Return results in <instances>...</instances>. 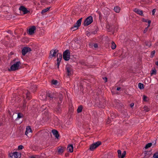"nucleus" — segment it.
<instances>
[{"mask_svg": "<svg viewBox=\"0 0 158 158\" xmlns=\"http://www.w3.org/2000/svg\"><path fill=\"white\" fill-rule=\"evenodd\" d=\"M120 8L118 6H116L114 7V11L117 13L119 12L120 11Z\"/></svg>", "mask_w": 158, "mask_h": 158, "instance_id": "nucleus-20", "label": "nucleus"}, {"mask_svg": "<svg viewBox=\"0 0 158 158\" xmlns=\"http://www.w3.org/2000/svg\"><path fill=\"white\" fill-rule=\"evenodd\" d=\"M152 145V143H149L147 144L145 147V148L146 149H147L148 148H149Z\"/></svg>", "mask_w": 158, "mask_h": 158, "instance_id": "nucleus-26", "label": "nucleus"}, {"mask_svg": "<svg viewBox=\"0 0 158 158\" xmlns=\"http://www.w3.org/2000/svg\"><path fill=\"white\" fill-rule=\"evenodd\" d=\"M64 149L63 147H60L58 148V152L59 154H61L64 152Z\"/></svg>", "mask_w": 158, "mask_h": 158, "instance_id": "nucleus-16", "label": "nucleus"}, {"mask_svg": "<svg viewBox=\"0 0 158 158\" xmlns=\"http://www.w3.org/2000/svg\"><path fill=\"white\" fill-rule=\"evenodd\" d=\"M32 132L31 129L29 126H28L27 127L26 131L25 133V134L27 135V134L30 132Z\"/></svg>", "mask_w": 158, "mask_h": 158, "instance_id": "nucleus-14", "label": "nucleus"}, {"mask_svg": "<svg viewBox=\"0 0 158 158\" xmlns=\"http://www.w3.org/2000/svg\"><path fill=\"white\" fill-rule=\"evenodd\" d=\"M61 61V60H60V59H58V58H57V66L58 68H59V66L60 63Z\"/></svg>", "mask_w": 158, "mask_h": 158, "instance_id": "nucleus-27", "label": "nucleus"}, {"mask_svg": "<svg viewBox=\"0 0 158 158\" xmlns=\"http://www.w3.org/2000/svg\"><path fill=\"white\" fill-rule=\"evenodd\" d=\"M148 27H147L143 31V33H146L147 31L148 30Z\"/></svg>", "mask_w": 158, "mask_h": 158, "instance_id": "nucleus-41", "label": "nucleus"}, {"mask_svg": "<svg viewBox=\"0 0 158 158\" xmlns=\"http://www.w3.org/2000/svg\"><path fill=\"white\" fill-rule=\"evenodd\" d=\"M147 97H146V96L145 95H143V100H144V101H147Z\"/></svg>", "mask_w": 158, "mask_h": 158, "instance_id": "nucleus-40", "label": "nucleus"}, {"mask_svg": "<svg viewBox=\"0 0 158 158\" xmlns=\"http://www.w3.org/2000/svg\"><path fill=\"white\" fill-rule=\"evenodd\" d=\"M47 97L49 98L50 99H52L54 98V95L52 93H48L46 94Z\"/></svg>", "mask_w": 158, "mask_h": 158, "instance_id": "nucleus-17", "label": "nucleus"}, {"mask_svg": "<svg viewBox=\"0 0 158 158\" xmlns=\"http://www.w3.org/2000/svg\"><path fill=\"white\" fill-rule=\"evenodd\" d=\"M26 96L27 99L28 100H30L31 98L30 96V93L28 91H27L26 93Z\"/></svg>", "mask_w": 158, "mask_h": 158, "instance_id": "nucleus-19", "label": "nucleus"}, {"mask_svg": "<svg viewBox=\"0 0 158 158\" xmlns=\"http://www.w3.org/2000/svg\"><path fill=\"white\" fill-rule=\"evenodd\" d=\"M148 25L147 27H149V26H150V23H151V20H148Z\"/></svg>", "mask_w": 158, "mask_h": 158, "instance_id": "nucleus-43", "label": "nucleus"}, {"mask_svg": "<svg viewBox=\"0 0 158 158\" xmlns=\"http://www.w3.org/2000/svg\"><path fill=\"white\" fill-rule=\"evenodd\" d=\"M111 47L112 49H114L116 47V45L113 41L111 42Z\"/></svg>", "mask_w": 158, "mask_h": 158, "instance_id": "nucleus-22", "label": "nucleus"}, {"mask_svg": "<svg viewBox=\"0 0 158 158\" xmlns=\"http://www.w3.org/2000/svg\"><path fill=\"white\" fill-rule=\"evenodd\" d=\"M103 79L105 80V82H106L107 81V78L106 77H105L103 78Z\"/></svg>", "mask_w": 158, "mask_h": 158, "instance_id": "nucleus-46", "label": "nucleus"}, {"mask_svg": "<svg viewBox=\"0 0 158 158\" xmlns=\"http://www.w3.org/2000/svg\"><path fill=\"white\" fill-rule=\"evenodd\" d=\"M10 158H19V153L16 152H14L13 153L10 154Z\"/></svg>", "mask_w": 158, "mask_h": 158, "instance_id": "nucleus-10", "label": "nucleus"}, {"mask_svg": "<svg viewBox=\"0 0 158 158\" xmlns=\"http://www.w3.org/2000/svg\"><path fill=\"white\" fill-rule=\"evenodd\" d=\"M82 18H81L78 20L76 23L74 24V26L71 28V30L73 31L77 30L80 26L81 24Z\"/></svg>", "mask_w": 158, "mask_h": 158, "instance_id": "nucleus-3", "label": "nucleus"}, {"mask_svg": "<svg viewBox=\"0 0 158 158\" xmlns=\"http://www.w3.org/2000/svg\"><path fill=\"white\" fill-rule=\"evenodd\" d=\"M23 145H20L18 147V150L22 149H23Z\"/></svg>", "mask_w": 158, "mask_h": 158, "instance_id": "nucleus-39", "label": "nucleus"}, {"mask_svg": "<svg viewBox=\"0 0 158 158\" xmlns=\"http://www.w3.org/2000/svg\"><path fill=\"white\" fill-rule=\"evenodd\" d=\"M143 85L141 83H139L138 84V87L141 89H143L144 88Z\"/></svg>", "mask_w": 158, "mask_h": 158, "instance_id": "nucleus-24", "label": "nucleus"}, {"mask_svg": "<svg viewBox=\"0 0 158 158\" xmlns=\"http://www.w3.org/2000/svg\"><path fill=\"white\" fill-rule=\"evenodd\" d=\"M93 21V17L92 16H89L87 18L84 22L85 26H87L90 24Z\"/></svg>", "mask_w": 158, "mask_h": 158, "instance_id": "nucleus-5", "label": "nucleus"}, {"mask_svg": "<svg viewBox=\"0 0 158 158\" xmlns=\"http://www.w3.org/2000/svg\"><path fill=\"white\" fill-rule=\"evenodd\" d=\"M90 34L89 33H87V36H89V34Z\"/></svg>", "mask_w": 158, "mask_h": 158, "instance_id": "nucleus-52", "label": "nucleus"}, {"mask_svg": "<svg viewBox=\"0 0 158 158\" xmlns=\"http://www.w3.org/2000/svg\"><path fill=\"white\" fill-rule=\"evenodd\" d=\"M57 113H60V108H57Z\"/></svg>", "mask_w": 158, "mask_h": 158, "instance_id": "nucleus-47", "label": "nucleus"}, {"mask_svg": "<svg viewBox=\"0 0 158 158\" xmlns=\"http://www.w3.org/2000/svg\"><path fill=\"white\" fill-rule=\"evenodd\" d=\"M156 10L155 9H154L152 10V15H154L155 14V13L156 12Z\"/></svg>", "mask_w": 158, "mask_h": 158, "instance_id": "nucleus-42", "label": "nucleus"}, {"mask_svg": "<svg viewBox=\"0 0 158 158\" xmlns=\"http://www.w3.org/2000/svg\"><path fill=\"white\" fill-rule=\"evenodd\" d=\"M23 106H26V104H25V103H23Z\"/></svg>", "mask_w": 158, "mask_h": 158, "instance_id": "nucleus-51", "label": "nucleus"}, {"mask_svg": "<svg viewBox=\"0 0 158 158\" xmlns=\"http://www.w3.org/2000/svg\"><path fill=\"white\" fill-rule=\"evenodd\" d=\"M31 49L27 47H24L22 49V53L23 56H25L28 52L31 51Z\"/></svg>", "mask_w": 158, "mask_h": 158, "instance_id": "nucleus-7", "label": "nucleus"}, {"mask_svg": "<svg viewBox=\"0 0 158 158\" xmlns=\"http://www.w3.org/2000/svg\"><path fill=\"white\" fill-rule=\"evenodd\" d=\"M76 28H74L73 29H75Z\"/></svg>", "mask_w": 158, "mask_h": 158, "instance_id": "nucleus-53", "label": "nucleus"}, {"mask_svg": "<svg viewBox=\"0 0 158 158\" xmlns=\"http://www.w3.org/2000/svg\"><path fill=\"white\" fill-rule=\"evenodd\" d=\"M36 30V27L35 26L31 27L30 28L28 31L29 34L32 35L34 33L35 31Z\"/></svg>", "mask_w": 158, "mask_h": 158, "instance_id": "nucleus-11", "label": "nucleus"}, {"mask_svg": "<svg viewBox=\"0 0 158 158\" xmlns=\"http://www.w3.org/2000/svg\"><path fill=\"white\" fill-rule=\"evenodd\" d=\"M111 120L109 119H108L107 121V124H109Z\"/></svg>", "mask_w": 158, "mask_h": 158, "instance_id": "nucleus-45", "label": "nucleus"}, {"mask_svg": "<svg viewBox=\"0 0 158 158\" xmlns=\"http://www.w3.org/2000/svg\"><path fill=\"white\" fill-rule=\"evenodd\" d=\"M145 45L148 48H149L151 45V43L150 41H146L145 43Z\"/></svg>", "mask_w": 158, "mask_h": 158, "instance_id": "nucleus-18", "label": "nucleus"}, {"mask_svg": "<svg viewBox=\"0 0 158 158\" xmlns=\"http://www.w3.org/2000/svg\"><path fill=\"white\" fill-rule=\"evenodd\" d=\"M156 64L158 66V61L156 62Z\"/></svg>", "mask_w": 158, "mask_h": 158, "instance_id": "nucleus-50", "label": "nucleus"}, {"mask_svg": "<svg viewBox=\"0 0 158 158\" xmlns=\"http://www.w3.org/2000/svg\"><path fill=\"white\" fill-rule=\"evenodd\" d=\"M97 32V29L96 28L95 30L94 31H92L91 32V34H96Z\"/></svg>", "mask_w": 158, "mask_h": 158, "instance_id": "nucleus-36", "label": "nucleus"}, {"mask_svg": "<svg viewBox=\"0 0 158 158\" xmlns=\"http://www.w3.org/2000/svg\"><path fill=\"white\" fill-rule=\"evenodd\" d=\"M144 110L147 112L148 111L150 110V109L147 106H145L144 107Z\"/></svg>", "mask_w": 158, "mask_h": 158, "instance_id": "nucleus-34", "label": "nucleus"}, {"mask_svg": "<svg viewBox=\"0 0 158 158\" xmlns=\"http://www.w3.org/2000/svg\"><path fill=\"white\" fill-rule=\"evenodd\" d=\"M58 50L57 49H52L51 50L50 54H51L49 56V58H52L56 56L57 53L58 52Z\"/></svg>", "mask_w": 158, "mask_h": 158, "instance_id": "nucleus-8", "label": "nucleus"}, {"mask_svg": "<svg viewBox=\"0 0 158 158\" xmlns=\"http://www.w3.org/2000/svg\"><path fill=\"white\" fill-rule=\"evenodd\" d=\"M153 157L154 158H158V151L155 153L153 155Z\"/></svg>", "mask_w": 158, "mask_h": 158, "instance_id": "nucleus-29", "label": "nucleus"}, {"mask_svg": "<svg viewBox=\"0 0 158 158\" xmlns=\"http://www.w3.org/2000/svg\"><path fill=\"white\" fill-rule=\"evenodd\" d=\"M155 52H156L154 50L152 51L151 52V57H152L154 56V55L155 54Z\"/></svg>", "mask_w": 158, "mask_h": 158, "instance_id": "nucleus-35", "label": "nucleus"}, {"mask_svg": "<svg viewBox=\"0 0 158 158\" xmlns=\"http://www.w3.org/2000/svg\"><path fill=\"white\" fill-rule=\"evenodd\" d=\"M66 72L67 76L68 77H70L72 75L73 73V70L72 67L70 65H67L66 67Z\"/></svg>", "mask_w": 158, "mask_h": 158, "instance_id": "nucleus-2", "label": "nucleus"}, {"mask_svg": "<svg viewBox=\"0 0 158 158\" xmlns=\"http://www.w3.org/2000/svg\"><path fill=\"white\" fill-rule=\"evenodd\" d=\"M20 11H22L24 14H25L30 12V11L28 10L27 8L23 6H21L19 8Z\"/></svg>", "mask_w": 158, "mask_h": 158, "instance_id": "nucleus-9", "label": "nucleus"}, {"mask_svg": "<svg viewBox=\"0 0 158 158\" xmlns=\"http://www.w3.org/2000/svg\"><path fill=\"white\" fill-rule=\"evenodd\" d=\"M118 156L119 158H120L121 156V151L120 150H118Z\"/></svg>", "mask_w": 158, "mask_h": 158, "instance_id": "nucleus-30", "label": "nucleus"}, {"mask_svg": "<svg viewBox=\"0 0 158 158\" xmlns=\"http://www.w3.org/2000/svg\"><path fill=\"white\" fill-rule=\"evenodd\" d=\"M134 105V104L133 103H132L130 104V106L131 107L133 106Z\"/></svg>", "mask_w": 158, "mask_h": 158, "instance_id": "nucleus-48", "label": "nucleus"}, {"mask_svg": "<svg viewBox=\"0 0 158 158\" xmlns=\"http://www.w3.org/2000/svg\"><path fill=\"white\" fill-rule=\"evenodd\" d=\"M12 64L11 65L10 69H9V71H15L19 69L21 62L18 61L17 59L14 60L11 62Z\"/></svg>", "mask_w": 158, "mask_h": 158, "instance_id": "nucleus-1", "label": "nucleus"}, {"mask_svg": "<svg viewBox=\"0 0 158 158\" xmlns=\"http://www.w3.org/2000/svg\"><path fill=\"white\" fill-rule=\"evenodd\" d=\"M23 115L21 113H19L18 114L17 118H20L23 117Z\"/></svg>", "mask_w": 158, "mask_h": 158, "instance_id": "nucleus-33", "label": "nucleus"}, {"mask_svg": "<svg viewBox=\"0 0 158 158\" xmlns=\"http://www.w3.org/2000/svg\"><path fill=\"white\" fill-rule=\"evenodd\" d=\"M101 144V142L99 141L94 143L90 146L89 149L91 151H93Z\"/></svg>", "mask_w": 158, "mask_h": 158, "instance_id": "nucleus-6", "label": "nucleus"}, {"mask_svg": "<svg viewBox=\"0 0 158 158\" xmlns=\"http://www.w3.org/2000/svg\"><path fill=\"white\" fill-rule=\"evenodd\" d=\"M120 89H121V88H120L119 87H117L116 89V90L118 91Z\"/></svg>", "mask_w": 158, "mask_h": 158, "instance_id": "nucleus-49", "label": "nucleus"}, {"mask_svg": "<svg viewBox=\"0 0 158 158\" xmlns=\"http://www.w3.org/2000/svg\"><path fill=\"white\" fill-rule=\"evenodd\" d=\"M134 11L135 13L139 14L140 15H143V11L142 10H140L139 9H138L137 8H135L134 9Z\"/></svg>", "mask_w": 158, "mask_h": 158, "instance_id": "nucleus-12", "label": "nucleus"}, {"mask_svg": "<svg viewBox=\"0 0 158 158\" xmlns=\"http://www.w3.org/2000/svg\"><path fill=\"white\" fill-rule=\"evenodd\" d=\"M50 8V7H48L45 9L41 11V13L42 14H43L44 13L48 11L49 10Z\"/></svg>", "mask_w": 158, "mask_h": 158, "instance_id": "nucleus-21", "label": "nucleus"}, {"mask_svg": "<svg viewBox=\"0 0 158 158\" xmlns=\"http://www.w3.org/2000/svg\"><path fill=\"white\" fill-rule=\"evenodd\" d=\"M156 74V70L155 69L154 70H152L151 72V75L155 74V75Z\"/></svg>", "mask_w": 158, "mask_h": 158, "instance_id": "nucleus-32", "label": "nucleus"}, {"mask_svg": "<svg viewBox=\"0 0 158 158\" xmlns=\"http://www.w3.org/2000/svg\"><path fill=\"white\" fill-rule=\"evenodd\" d=\"M58 54H59V57L57 58L59 59H60V60H61L62 58V55L61 54H59L58 53L57 56H58Z\"/></svg>", "mask_w": 158, "mask_h": 158, "instance_id": "nucleus-38", "label": "nucleus"}, {"mask_svg": "<svg viewBox=\"0 0 158 158\" xmlns=\"http://www.w3.org/2000/svg\"><path fill=\"white\" fill-rule=\"evenodd\" d=\"M62 98H63L61 95H60L59 96L58 103H60L62 102Z\"/></svg>", "mask_w": 158, "mask_h": 158, "instance_id": "nucleus-31", "label": "nucleus"}, {"mask_svg": "<svg viewBox=\"0 0 158 158\" xmlns=\"http://www.w3.org/2000/svg\"><path fill=\"white\" fill-rule=\"evenodd\" d=\"M58 83V81L56 80H52V84L54 85H56Z\"/></svg>", "mask_w": 158, "mask_h": 158, "instance_id": "nucleus-25", "label": "nucleus"}, {"mask_svg": "<svg viewBox=\"0 0 158 158\" xmlns=\"http://www.w3.org/2000/svg\"><path fill=\"white\" fill-rule=\"evenodd\" d=\"M30 158H38V156L36 155H32L29 157Z\"/></svg>", "mask_w": 158, "mask_h": 158, "instance_id": "nucleus-37", "label": "nucleus"}, {"mask_svg": "<svg viewBox=\"0 0 158 158\" xmlns=\"http://www.w3.org/2000/svg\"><path fill=\"white\" fill-rule=\"evenodd\" d=\"M67 150L69 152H72L73 151V146L72 144L69 145L67 147Z\"/></svg>", "mask_w": 158, "mask_h": 158, "instance_id": "nucleus-15", "label": "nucleus"}, {"mask_svg": "<svg viewBox=\"0 0 158 158\" xmlns=\"http://www.w3.org/2000/svg\"><path fill=\"white\" fill-rule=\"evenodd\" d=\"M5 157L4 153L2 151H0V158H4Z\"/></svg>", "mask_w": 158, "mask_h": 158, "instance_id": "nucleus-28", "label": "nucleus"}, {"mask_svg": "<svg viewBox=\"0 0 158 158\" xmlns=\"http://www.w3.org/2000/svg\"><path fill=\"white\" fill-rule=\"evenodd\" d=\"M53 135L57 138H58L59 136V135L58 134V131L55 129L52 130V131Z\"/></svg>", "mask_w": 158, "mask_h": 158, "instance_id": "nucleus-13", "label": "nucleus"}, {"mask_svg": "<svg viewBox=\"0 0 158 158\" xmlns=\"http://www.w3.org/2000/svg\"><path fill=\"white\" fill-rule=\"evenodd\" d=\"M70 52L69 50H66L63 53V58L64 59L68 61L70 59Z\"/></svg>", "mask_w": 158, "mask_h": 158, "instance_id": "nucleus-4", "label": "nucleus"}, {"mask_svg": "<svg viewBox=\"0 0 158 158\" xmlns=\"http://www.w3.org/2000/svg\"><path fill=\"white\" fill-rule=\"evenodd\" d=\"M94 46L95 48H96L98 47V45L97 44H95L94 45Z\"/></svg>", "mask_w": 158, "mask_h": 158, "instance_id": "nucleus-44", "label": "nucleus"}, {"mask_svg": "<svg viewBox=\"0 0 158 158\" xmlns=\"http://www.w3.org/2000/svg\"><path fill=\"white\" fill-rule=\"evenodd\" d=\"M82 106H80L78 107L77 109V112L78 113H80L82 111Z\"/></svg>", "mask_w": 158, "mask_h": 158, "instance_id": "nucleus-23", "label": "nucleus"}]
</instances>
